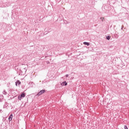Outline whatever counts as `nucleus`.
Listing matches in <instances>:
<instances>
[{"instance_id":"39448f33","label":"nucleus","mask_w":129,"mask_h":129,"mask_svg":"<svg viewBox=\"0 0 129 129\" xmlns=\"http://www.w3.org/2000/svg\"><path fill=\"white\" fill-rule=\"evenodd\" d=\"M4 100V96L3 95H0V102H2Z\"/></svg>"},{"instance_id":"9d476101","label":"nucleus","mask_w":129,"mask_h":129,"mask_svg":"<svg viewBox=\"0 0 129 129\" xmlns=\"http://www.w3.org/2000/svg\"><path fill=\"white\" fill-rule=\"evenodd\" d=\"M106 38L107 40H108L109 41V40H110V37L109 36H107L106 37Z\"/></svg>"},{"instance_id":"423d86ee","label":"nucleus","mask_w":129,"mask_h":129,"mask_svg":"<svg viewBox=\"0 0 129 129\" xmlns=\"http://www.w3.org/2000/svg\"><path fill=\"white\" fill-rule=\"evenodd\" d=\"M18 85H20V84H21V82L20 81H17L16 82V86H18Z\"/></svg>"},{"instance_id":"ddd939ff","label":"nucleus","mask_w":129,"mask_h":129,"mask_svg":"<svg viewBox=\"0 0 129 129\" xmlns=\"http://www.w3.org/2000/svg\"><path fill=\"white\" fill-rule=\"evenodd\" d=\"M100 19V20H102V22H103V20H104V18H103V17H101Z\"/></svg>"},{"instance_id":"2eb2a0df","label":"nucleus","mask_w":129,"mask_h":129,"mask_svg":"<svg viewBox=\"0 0 129 129\" xmlns=\"http://www.w3.org/2000/svg\"><path fill=\"white\" fill-rule=\"evenodd\" d=\"M68 76H69L68 75H66V77H68Z\"/></svg>"},{"instance_id":"0eeeda50","label":"nucleus","mask_w":129,"mask_h":129,"mask_svg":"<svg viewBox=\"0 0 129 129\" xmlns=\"http://www.w3.org/2000/svg\"><path fill=\"white\" fill-rule=\"evenodd\" d=\"M83 44H84V45H87V46H89V45H90L89 42H84Z\"/></svg>"},{"instance_id":"6e6552de","label":"nucleus","mask_w":129,"mask_h":129,"mask_svg":"<svg viewBox=\"0 0 129 129\" xmlns=\"http://www.w3.org/2000/svg\"><path fill=\"white\" fill-rule=\"evenodd\" d=\"M3 94H4V95H7V94H8V93L6 91V90H4L3 92Z\"/></svg>"},{"instance_id":"f03ea898","label":"nucleus","mask_w":129,"mask_h":129,"mask_svg":"<svg viewBox=\"0 0 129 129\" xmlns=\"http://www.w3.org/2000/svg\"><path fill=\"white\" fill-rule=\"evenodd\" d=\"M27 68H24L21 71V72H22V73H26V72H27Z\"/></svg>"},{"instance_id":"1a4fd4ad","label":"nucleus","mask_w":129,"mask_h":129,"mask_svg":"<svg viewBox=\"0 0 129 129\" xmlns=\"http://www.w3.org/2000/svg\"><path fill=\"white\" fill-rule=\"evenodd\" d=\"M20 96H21V97H25V96H26V95H25V93H23L21 94Z\"/></svg>"},{"instance_id":"7ed1b4c3","label":"nucleus","mask_w":129,"mask_h":129,"mask_svg":"<svg viewBox=\"0 0 129 129\" xmlns=\"http://www.w3.org/2000/svg\"><path fill=\"white\" fill-rule=\"evenodd\" d=\"M8 119H9V121H11L12 120V119H13V113L11 114V115H10V116L8 118Z\"/></svg>"},{"instance_id":"9b49d317","label":"nucleus","mask_w":129,"mask_h":129,"mask_svg":"<svg viewBox=\"0 0 129 129\" xmlns=\"http://www.w3.org/2000/svg\"><path fill=\"white\" fill-rule=\"evenodd\" d=\"M63 22H64V23L66 24V25H67V24H69L68 21L67 20H64Z\"/></svg>"},{"instance_id":"4468645a","label":"nucleus","mask_w":129,"mask_h":129,"mask_svg":"<svg viewBox=\"0 0 129 129\" xmlns=\"http://www.w3.org/2000/svg\"><path fill=\"white\" fill-rule=\"evenodd\" d=\"M124 129H127V126L126 125L124 126Z\"/></svg>"},{"instance_id":"f257e3e1","label":"nucleus","mask_w":129,"mask_h":129,"mask_svg":"<svg viewBox=\"0 0 129 129\" xmlns=\"http://www.w3.org/2000/svg\"><path fill=\"white\" fill-rule=\"evenodd\" d=\"M45 90H41L37 94L36 96H40V95H42L43 93H45Z\"/></svg>"},{"instance_id":"20e7f679","label":"nucleus","mask_w":129,"mask_h":129,"mask_svg":"<svg viewBox=\"0 0 129 129\" xmlns=\"http://www.w3.org/2000/svg\"><path fill=\"white\" fill-rule=\"evenodd\" d=\"M61 85L62 86H66L67 85V82L66 81L63 82L61 84Z\"/></svg>"},{"instance_id":"f8f14e48","label":"nucleus","mask_w":129,"mask_h":129,"mask_svg":"<svg viewBox=\"0 0 129 129\" xmlns=\"http://www.w3.org/2000/svg\"><path fill=\"white\" fill-rule=\"evenodd\" d=\"M22 97H21V96H18V99H19V100H21V99H22Z\"/></svg>"}]
</instances>
